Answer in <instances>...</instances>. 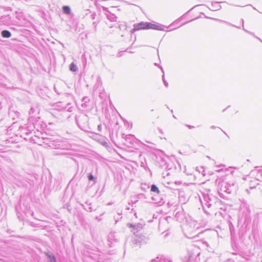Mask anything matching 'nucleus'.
<instances>
[{"mask_svg":"<svg viewBox=\"0 0 262 262\" xmlns=\"http://www.w3.org/2000/svg\"><path fill=\"white\" fill-rule=\"evenodd\" d=\"M204 212L208 215L215 213V211L221 208L222 201L216 196L210 193V190L203 193V198L201 199Z\"/></svg>","mask_w":262,"mask_h":262,"instance_id":"nucleus-1","label":"nucleus"},{"mask_svg":"<svg viewBox=\"0 0 262 262\" xmlns=\"http://www.w3.org/2000/svg\"><path fill=\"white\" fill-rule=\"evenodd\" d=\"M219 195L224 198L223 192L227 194L235 193L237 189V184L233 178H226L219 183Z\"/></svg>","mask_w":262,"mask_h":262,"instance_id":"nucleus-2","label":"nucleus"},{"mask_svg":"<svg viewBox=\"0 0 262 262\" xmlns=\"http://www.w3.org/2000/svg\"><path fill=\"white\" fill-rule=\"evenodd\" d=\"M89 117L86 114H80L75 116V121L78 127L82 130H84L88 125Z\"/></svg>","mask_w":262,"mask_h":262,"instance_id":"nucleus-3","label":"nucleus"},{"mask_svg":"<svg viewBox=\"0 0 262 262\" xmlns=\"http://www.w3.org/2000/svg\"><path fill=\"white\" fill-rule=\"evenodd\" d=\"M16 184L19 187H27L28 185H31L32 181L24 176L15 174L14 176Z\"/></svg>","mask_w":262,"mask_h":262,"instance_id":"nucleus-4","label":"nucleus"},{"mask_svg":"<svg viewBox=\"0 0 262 262\" xmlns=\"http://www.w3.org/2000/svg\"><path fill=\"white\" fill-rule=\"evenodd\" d=\"M19 130L21 134V136L24 137L25 140H34L32 136L29 137L30 135L35 134V132L32 128L31 125L26 127L20 126Z\"/></svg>","mask_w":262,"mask_h":262,"instance_id":"nucleus-5","label":"nucleus"},{"mask_svg":"<svg viewBox=\"0 0 262 262\" xmlns=\"http://www.w3.org/2000/svg\"><path fill=\"white\" fill-rule=\"evenodd\" d=\"M149 23L141 21L138 24L134 25V28L130 30L131 34L134 33L136 31L140 30H148L149 29Z\"/></svg>","mask_w":262,"mask_h":262,"instance_id":"nucleus-6","label":"nucleus"},{"mask_svg":"<svg viewBox=\"0 0 262 262\" xmlns=\"http://www.w3.org/2000/svg\"><path fill=\"white\" fill-rule=\"evenodd\" d=\"M251 174L254 176L256 184L262 186V169L254 170L251 171Z\"/></svg>","mask_w":262,"mask_h":262,"instance_id":"nucleus-7","label":"nucleus"},{"mask_svg":"<svg viewBox=\"0 0 262 262\" xmlns=\"http://www.w3.org/2000/svg\"><path fill=\"white\" fill-rule=\"evenodd\" d=\"M0 23L3 25L9 26L12 24V18L10 15H3L0 17Z\"/></svg>","mask_w":262,"mask_h":262,"instance_id":"nucleus-8","label":"nucleus"},{"mask_svg":"<svg viewBox=\"0 0 262 262\" xmlns=\"http://www.w3.org/2000/svg\"><path fill=\"white\" fill-rule=\"evenodd\" d=\"M10 154V151H5L0 152V161L6 162L8 163H10L12 162L11 160L10 159L9 155Z\"/></svg>","mask_w":262,"mask_h":262,"instance_id":"nucleus-9","label":"nucleus"},{"mask_svg":"<svg viewBox=\"0 0 262 262\" xmlns=\"http://www.w3.org/2000/svg\"><path fill=\"white\" fill-rule=\"evenodd\" d=\"M135 236L133 238V242L135 244L137 245H140L144 243L145 241V236L142 234H135Z\"/></svg>","mask_w":262,"mask_h":262,"instance_id":"nucleus-10","label":"nucleus"},{"mask_svg":"<svg viewBox=\"0 0 262 262\" xmlns=\"http://www.w3.org/2000/svg\"><path fill=\"white\" fill-rule=\"evenodd\" d=\"M74 110V107L71 106L70 103L67 104V105L61 108V111L65 114V116L69 119L70 117V113L72 112Z\"/></svg>","mask_w":262,"mask_h":262,"instance_id":"nucleus-11","label":"nucleus"},{"mask_svg":"<svg viewBox=\"0 0 262 262\" xmlns=\"http://www.w3.org/2000/svg\"><path fill=\"white\" fill-rule=\"evenodd\" d=\"M142 224L141 223H137V224H132V223H128L127 224V227L132 228L133 231H134V234H136V232L138 233V232L142 228Z\"/></svg>","mask_w":262,"mask_h":262,"instance_id":"nucleus-12","label":"nucleus"},{"mask_svg":"<svg viewBox=\"0 0 262 262\" xmlns=\"http://www.w3.org/2000/svg\"><path fill=\"white\" fill-rule=\"evenodd\" d=\"M152 200L155 202L156 203L158 204L159 205H161L162 204L164 203L163 201V196L160 194H156L154 196H152Z\"/></svg>","mask_w":262,"mask_h":262,"instance_id":"nucleus-13","label":"nucleus"},{"mask_svg":"<svg viewBox=\"0 0 262 262\" xmlns=\"http://www.w3.org/2000/svg\"><path fill=\"white\" fill-rule=\"evenodd\" d=\"M149 29H153L155 30L164 31L163 25L149 23Z\"/></svg>","mask_w":262,"mask_h":262,"instance_id":"nucleus-14","label":"nucleus"},{"mask_svg":"<svg viewBox=\"0 0 262 262\" xmlns=\"http://www.w3.org/2000/svg\"><path fill=\"white\" fill-rule=\"evenodd\" d=\"M96 14L95 13H92L91 15V18L92 19V20H93L94 21H93V23H92V26H93V29L92 30V32H93V33H95L97 31V26L99 23V21L97 19L96 20H94L95 19V16H96Z\"/></svg>","mask_w":262,"mask_h":262,"instance_id":"nucleus-15","label":"nucleus"},{"mask_svg":"<svg viewBox=\"0 0 262 262\" xmlns=\"http://www.w3.org/2000/svg\"><path fill=\"white\" fill-rule=\"evenodd\" d=\"M107 240L108 243H110V246H111V244H113L114 242L117 241L115 233L112 232H110L107 236Z\"/></svg>","mask_w":262,"mask_h":262,"instance_id":"nucleus-16","label":"nucleus"},{"mask_svg":"<svg viewBox=\"0 0 262 262\" xmlns=\"http://www.w3.org/2000/svg\"><path fill=\"white\" fill-rule=\"evenodd\" d=\"M160 166L161 168H165L169 170L171 169V167H169V165L167 164L164 158H161L159 162Z\"/></svg>","mask_w":262,"mask_h":262,"instance_id":"nucleus-17","label":"nucleus"},{"mask_svg":"<svg viewBox=\"0 0 262 262\" xmlns=\"http://www.w3.org/2000/svg\"><path fill=\"white\" fill-rule=\"evenodd\" d=\"M208 8L211 11H217L220 10L222 8V6L220 5V2H214L211 4V7H208Z\"/></svg>","mask_w":262,"mask_h":262,"instance_id":"nucleus-18","label":"nucleus"},{"mask_svg":"<svg viewBox=\"0 0 262 262\" xmlns=\"http://www.w3.org/2000/svg\"><path fill=\"white\" fill-rule=\"evenodd\" d=\"M107 19L110 20V23H114L117 21V17L113 13H108L106 14Z\"/></svg>","mask_w":262,"mask_h":262,"instance_id":"nucleus-19","label":"nucleus"},{"mask_svg":"<svg viewBox=\"0 0 262 262\" xmlns=\"http://www.w3.org/2000/svg\"><path fill=\"white\" fill-rule=\"evenodd\" d=\"M19 116V113L17 111H13L10 110L9 112V117L12 118L13 120H15V118H18Z\"/></svg>","mask_w":262,"mask_h":262,"instance_id":"nucleus-20","label":"nucleus"},{"mask_svg":"<svg viewBox=\"0 0 262 262\" xmlns=\"http://www.w3.org/2000/svg\"><path fill=\"white\" fill-rule=\"evenodd\" d=\"M151 262H172L169 259L157 257L155 259H153L151 260Z\"/></svg>","mask_w":262,"mask_h":262,"instance_id":"nucleus-21","label":"nucleus"},{"mask_svg":"<svg viewBox=\"0 0 262 262\" xmlns=\"http://www.w3.org/2000/svg\"><path fill=\"white\" fill-rule=\"evenodd\" d=\"M32 128L36 129L38 132H41V130L40 128V121L38 120H35V122L33 123Z\"/></svg>","mask_w":262,"mask_h":262,"instance_id":"nucleus-22","label":"nucleus"},{"mask_svg":"<svg viewBox=\"0 0 262 262\" xmlns=\"http://www.w3.org/2000/svg\"><path fill=\"white\" fill-rule=\"evenodd\" d=\"M1 36L3 38H8L11 36V33L7 30H4L1 32Z\"/></svg>","mask_w":262,"mask_h":262,"instance_id":"nucleus-23","label":"nucleus"},{"mask_svg":"<svg viewBox=\"0 0 262 262\" xmlns=\"http://www.w3.org/2000/svg\"><path fill=\"white\" fill-rule=\"evenodd\" d=\"M81 101L82 102L81 104V106L83 108H86L90 102V99L88 97H84L82 99Z\"/></svg>","mask_w":262,"mask_h":262,"instance_id":"nucleus-24","label":"nucleus"},{"mask_svg":"<svg viewBox=\"0 0 262 262\" xmlns=\"http://www.w3.org/2000/svg\"><path fill=\"white\" fill-rule=\"evenodd\" d=\"M229 226V229H230V234H231V238H232L235 235V230L234 226L231 222H230Z\"/></svg>","mask_w":262,"mask_h":262,"instance_id":"nucleus-25","label":"nucleus"},{"mask_svg":"<svg viewBox=\"0 0 262 262\" xmlns=\"http://www.w3.org/2000/svg\"><path fill=\"white\" fill-rule=\"evenodd\" d=\"M46 255L49 259L50 262H57L56 257L53 254L47 253Z\"/></svg>","mask_w":262,"mask_h":262,"instance_id":"nucleus-26","label":"nucleus"},{"mask_svg":"<svg viewBox=\"0 0 262 262\" xmlns=\"http://www.w3.org/2000/svg\"><path fill=\"white\" fill-rule=\"evenodd\" d=\"M150 191L158 194H160V191L159 188L155 184H152L150 187Z\"/></svg>","mask_w":262,"mask_h":262,"instance_id":"nucleus-27","label":"nucleus"},{"mask_svg":"<svg viewBox=\"0 0 262 262\" xmlns=\"http://www.w3.org/2000/svg\"><path fill=\"white\" fill-rule=\"evenodd\" d=\"M252 234L253 235V237L255 239L256 237L257 236H258V234H259L257 227L255 225H253L252 229Z\"/></svg>","mask_w":262,"mask_h":262,"instance_id":"nucleus-28","label":"nucleus"},{"mask_svg":"<svg viewBox=\"0 0 262 262\" xmlns=\"http://www.w3.org/2000/svg\"><path fill=\"white\" fill-rule=\"evenodd\" d=\"M88 179L89 181H93V184L96 183V177H95L92 173H89L88 174Z\"/></svg>","mask_w":262,"mask_h":262,"instance_id":"nucleus-29","label":"nucleus"},{"mask_svg":"<svg viewBox=\"0 0 262 262\" xmlns=\"http://www.w3.org/2000/svg\"><path fill=\"white\" fill-rule=\"evenodd\" d=\"M62 11L65 14L68 15L71 13V8L68 6H63L62 8Z\"/></svg>","mask_w":262,"mask_h":262,"instance_id":"nucleus-30","label":"nucleus"},{"mask_svg":"<svg viewBox=\"0 0 262 262\" xmlns=\"http://www.w3.org/2000/svg\"><path fill=\"white\" fill-rule=\"evenodd\" d=\"M160 69L161 70L162 72L163 73V75H162V80L163 81L164 84L166 88H167L168 86V83L167 82V81H166V80L165 79L164 69L162 66H160Z\"/></svg>","mask_w":262,"mask_h":262,"instance_id":"nucleus-31","label":"nucleus"},{"mask_svg":"<svg viewBox=\"0 0 262 262\" xmlns=\"http://www.w3.org/2000/svg\"><path fill=\"white\" fill-rule=\"evenodd\" d=\"M70 70L72 72H75L78 71L77 66L74 63L72 62L69 66Z\"/></svg>","mask_w":262,"mask_h":262,"instance_id":"nucleus-32","label":"nucleus"},{"mask_svg":"<svg viewBox=\"0 0 262 262\" xmlns=\"http://www.w3.org/2000/svg\"><path fill=\"white\" fill-rule=\"evenodd\" d=\"M242 23L243 24V30L247 33L250 34V35H253L254 37H255L256 38H257V39H258L260 41H261L262 42V40L259 38L257 36H255L254 33H253V32H250L247 30H246L245 28H244V19H242Z\"/></svg>","mask_w":262,"mask_h":262,"instance_id":"nucleus-33","label":"nucleus"},{"mask_svg":"<svg viewBox=\"0 0 262 262\" xmlns=\"http://www.w3.org/2000/svg\"><path fill=\"white\" fill-rule=\"evenodd\" d=\"M134 140V136L132 135H126L125 140L130 143H133V141Z\"/></svg>","mask_w":262,"mask_h":262,"instance_id":"nucleus-34","label":"nucleus"},{"mask_svg":"<svg viewBox=\"0 0 262 262\" xmlns=\"http://www.w3.org/2000/svg\"><path fill=\"white\" fill-rule=\"evenodd\" d=\"M241 208H246V209L249 212V206L247 205L246 201L243 200L241 204Z\"/></svg>","mask_w":262,"mask_h":262,"instance_id":"nucleus-35","label":"nucleus"},{"mask_svg":"<svg viewBox=\"0 0 262 262\" xmlns=\"http://www.w3.org/2000/svg\"><path fill=\"white\" fill-rule=\"evenodd\" d=\"M256 181H255V179L253 181H251L249 183V188L250 189H253L256 187V185H260V184H256Z\"/></svg>","mask_w":262,"mask_h":262,"instance_id":"nucleus-36","label":"nucleus"},{"mask_svg":"<svg viewBox=\"0 0 262 262\" xmlns=\"http://www.w3.org/2000/svg\"><path fill=\"white\" fill-rule=\"evenodd\" d=\"M85 204H87L89 206L88 209H85L88 211L92 212L93 211L95 210V209H93L92 207L91 206V203L88 204V202H86Z\"/></svg>","mask_w":262,"mask_h":262,"instance_id":"nucleus-37","label":"nucleus"},{"mask_svg":"<svg viewBox=\"0 0 262 262\" xmlns=\"http://www.w3.org/2000/svg\"><path fill=\"white\" fill-rule=\"evenodd\" d=\"M46 124L43 122L40 121V128L42 130V129L45 128L46 127Z\"/></svg>","mask_w":262,"mask_h":262,"instance_id":"nucleus-38","label":"nucleus"},{"mask_svg":"<svg viewBox=\"0 0 262 262\" xmlns=\"http://www.w3.org/2000/svg\"><path fill=\"white\" fill-rule=\"evenodd\" d=\"M200 169H199V168L197 167V170L199 171V172H201V170H202V173L203 176H205V170H204V168L203 167H201L200 168Z\"/></svg>","mask_w":262,"mask_h":262,"instance_id":"nucleus-39","label":"nucleus"},{"mask_svg":"<svg viewBox=\"0 0 262 262\" xmlns=\"http://www.w3.org/2000/svg\"><path fill=\"white\" fill-rule=\"evenodd\" d=\"M219 20L220 21L224 22V23L227 24V25H228L229 26H232V27H236L237 28H240L239 27H237V26H235L234 25H233V24H231L230 23H228V22H227V21H223V20Z\"/></svg>","mask_w":262,"mask_h":262,"instance_id":"nucleus-40","label":"nucleus"},{"mask_svg":"<svg viewBox=\"0 0 262 262\" xmlns=\"http://www.w3.org/2000/svg\"><path fill=\"white\" fill-rule=\"evenodd\" d=\"M34 112H35V109L33 107H32L30 109L29 114L30 115L32 113L33 114V113H34Z\"/></svg>","mask_w":262,"mask_h":262,"instance_id":"nucleus-41","label":"nucleus"},{"mask_svg":"<svg viewBox=\"0 0 262 262\" xmlns=\"http://www.w3.org/2000/svg\"><path fill=\"white\" fill-rule=\"evenodd\" d=\"M133 44H134V43H132V45L129 47V48H127V49L125 50V52H129V53H133V52L129 51H128V50H129L130 48H132V47H133Z\"/></svg>","mask_w":262,"mask_h":262,"instance_id":"nucleus-42","label":"nucleus"},{"mask_svg":"<svg viewBox=\"0 0 262 262\" xmlns=\"http://www.w3.org/2000/svg\"><path fill=\"white\" fill-rule=\"evenodd\" d=\"M98 130L99 132H101V129H102V126H101V124H100L98 125Z\"/></svg>","mask_w":262,"mask_h":262,"instance_id":"nucleus-43","label":"nucleus"},{"mask_svg":"<svg viewBox=\"0 0 262 262\" xmlns=\"http://www.w3.org/2000/svg\"><path fill=\"white\" fill-rule=\"evenodd\" d=\"M106 24L110 27V28H113L114 27L115 24H108V23H106Z\"/></svg>","mask_w":262,"mask_h":262,"instance_id":"nucleus-44","label":"nucleus"},{"mask_svg":"<svg viewBox=\"0 0 262 262\" xmlns=\"http://www.w3.org/2000/svg\"><path fill=\"white\" fill-rule=\"evenodd\" d=\"M123 55V52H119L118 54V57H121Z\"/></svg>","mask_w":262,"mask_h":262,"instance_id":"nucleus-45","label":"nucleus"},{"mask_svg":"<svg viewBox=\"0 0 262 262\" xmlns=\"http://www.w3.org/2000/svg\"><path fill=\"white\" fill-rule=\"evenodd\" d=\"M186 126H187L189 129H191V128H194V127L193 126H191V125H186Z\"/></svg>","mask_w":262,"mask_h":262,"instance_id":"nucleus-46","label":"nucleus"},{"mask_svg":"<svg viewBox=\"0 0 262 262\" xmlns=\"http://www.w3.org/2000/svg\"><path fill=\"white\" fill-rule=\"evenodd\" d=\"M168 219H170V217H169V216H167V217H166V218H165V219H164V221H165V222H166H166H168Z\"/></svg>","mask_w":262,"mask_h":262,"instance_id":"nucleus-47","label":"nucleus"},{"mask_svg":"<svg viewBox=\"0 0 262 262\" xmlns=\"http://www.w3.org/2000/svg\"><path fill=\"white\" fill-rule=\"evenodd\" d=\"M121 26H122L121 25L118 24V25H117V27H118V28H119V29H120V30H121V28H122Z\"/></svg>","mask_w":262,"mask_h":262,"instance_id":"nucleus-48","label":"nucleus"},{"mask_svg":"<svg viewBox=\"0 0 262 262\" xmlns=\"http://www.w3.org/2000/svg\"><path fill=\"white\" fill-rule=\"evenodd\" d=\"M142 195H144V194H142V193L139 194L138 195V198H140L141 197V196H142Z\"/></svg>","mask_w":262,"mask_h":262,"instance_id":"nucleus-49","label":"nucleus"},{"mask_svg":"<svg viewBox=\"0 0 262 262\" xmlns=\"http://www.w3.org/2000/svg\"><path fill=\"white\" fill-rule=\"evenodd\" d=\"M216 127H216V126H214V125H212V126H211V128H212V129H215V128H216Z\"/></svg>","mask_w":262,"mask_h":262,"instance_id":"nucleus-50","label":"nucleus"},{"mask_svg":"<svg viewBox=\"0 0 262 262\" xmlns=\"http://www.w3.org/2000/svg\"><path fill=\"white\" fill-rule=\"evenodd\" d=\"M184 15H182L181 17H179V19L177 20V21H180V20L184 16Z\"/></svg>","mask_w":262,"mask_h":262,"instance_id":"nucleus-51","label":"nucleus"},{"mask_svg":"<svg viewBox=\"0 0 262 262\" xmlns=\"http://www.w3.org/2000/svg\"><path fill=\"white\" fill-rule=\"evenodd\" d=\"M141 189L144 191H146L145 188L143 187V186H141Z\"/></svg>","mask_w":262,"mask_h":262,"instance_id":"nucleus-52","label":"nucleus"},{"mask_svg":"<svg viewBox=\"0 0 262 262\" xmlns=\"http://www.w3.org/2000/svg\"><path fill=\"white\" fill-rule=\"evenodd\" d=\"M16 123H17V121H16V122H14L12 123V127H14V125H15V124H16Z\"/></svg>","mask_w":262,"mask_h":262,"instance_id":"nucleus-53","label":"nucleus"},{"mask_svg":"<svg viewBox=\"0 0 262 262\" xmlns=\"http://www.w3.org/2000/svg\"><path fill=\"white\" fill-rule=\"evenodd\" d=\"M193 20V19H192V20H190V21H187V22H186V23H183L182 25H185V24H186L188 23V22H190V21H192Z\"/></svg>","mask_w":262,"mask_h":262,"instance_id":"nucleus-54","label":"nucleus"},{"mask_svg":"<svg viewBox=\"0 0 262 262\" xmlns=\"http://www.w3.org/2000/svg\"><path fill=\"white\" fill-rule=\"evenodd\" d=\"M167 205L168 206V207H170V206H171V205H172V204H171L169 202H168V203H167Z\"/></svg>","mask_w":262,"mask_h":262,"instance_id":"nucleus-55","label":"nucleus"},{"mask_svg":"<svg viewBox=\"0 0 262 262\" xmlns=\"http://www.w3.org/2000/svg\"><path fill=\"white\" fill-rule=\"evenodd\" d=\"M169 235V233H166L165 235H164V237H166V236H167L168 235Z\"/></svg>","mask_w":262,"mask_h":262,"instance_id":"nucleus-56","label":"nucleus"},{"mask_svg":"<svg viewBox=\"0 0 262 262\" xmlns=\"http://www.w3.org/2000/svg\"><path fill=\"white\" fill-rule=\"evenodd\" d=\"M188 262H191V256H189L188 258Z\"/></svg>","mask_w":262,"mask_h":262,"instance_id":"nucleus-57","label":"nucleus"},{"mask_svg":"<svg viewBox=\"0 0 262 262\" xmlns=\"http://www.w3.org/2000/svg\"><path fill=\"white\" fill-rule=\"evenodd\" d=\"M155 64L156 66H158L159 68H160V66H161L160 65H159V64L158 63H155Z\"/></svg>","mask_w":262,"mask_h":262,"instance_id":"nucleus-58","label":"nucleus"},{"mask_svg":"<svg viewBox=\"0 0 262 262\" xmlns=\"http://www.w3.org/2000/svg\"><path fill=\"white\" fill-rule=\"evenodd\" d=\"M2 107H3V106H2V103H1V102H0V110H1V109H2Z\"/></svg>","mask_w":262,"mask_h":262,"instance_id":"nucleus-59","label":"nucleus"},{"mask_svg":"<svg viewBox=\"0 0 262 262\" xmlns=\"http://www.w3.org/2000/svg\"><path fill=\"white\" fill-rule=\"evenodd\" d=\"M192 9H193V8H191L190 9V10H188V12H190V11H191Z\"/></svg>","mask_w":262,"mask_h":262,"instance_id":"nucleus-60","label":"nucleus"},{"mask_svg":"<svg viewBox=\"0 0 262 262\" xmlns=\"http://www.w3.org/2000/svg\"><path fill=\"white\" fill-rule=\"evenodd\" d=\"M192 9H193V8H191L190 9V10H188V12H190V11H191Z\"/></svg>","mask_w":262,"mask_h":262,"instance_id":"nucleus-61","label":"nucleus"},{"mask_svg":"<svg viewBox=\"0 0 262 262\" xmlns=\"http://www.w3.org/2000/svg\"><path fill=\"white\" fill-rule=\"evenodd\" d=\"M192 9H193V8H191L190 9V10H188V12H190V11H191Z\"/></svg>","mask_w":262,"mask_h":262,"instance_id":"nucleus-62","label":"nucleus"},{"mask_svg":"<svg viewBox=\"0 0 262 262\" xmlns=\"http://www.w3.org/2000/svg\"><path fill=\"white\" fill-rule=\"evenodd\" d=\"M192 9H193V8H191L190 9V10H188V12H190V11H191Z\"/></svg>","mask_w":262,"mask_h":262,"instance_id":"nucleus-63","label":"nucleus"},{"mask_svg":"<svg viewBox=\"0 0 262 262\" xmlns=\"http://www.w3.org/2000/svg\"><path fill=\"white\" fill-rule=\"evenodd\" d=\"M192 9H193V8H191L190 9V10H188V12H190V11H191Z\"/></svg>","mask_w":262,"mask_h":262,"instance_id":"nucleus-64","label":"nucleus"}]
</instances>
